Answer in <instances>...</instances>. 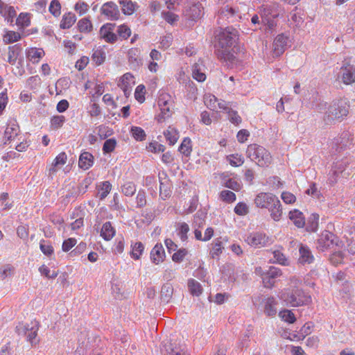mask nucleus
Returning <instances> with one entry per match:
<instances>
[{
	"label": "nucleus",
	"mask_w": 355,
	"mask_h": 355,
	"mask_svg": "<svg viewBox=\"0 0 355 355\" xmlns=\"http://www.w3.org/2000/svg\"><path fill=\"white\" fill-rule=\"evenodd\" d=\"M215 53L218 59L232 61L234 59V47L239 39V33L232 26L220 28L214 33Z\"/></svg>",
	"instance_id": "1"
},
{
	"label": "nucleus",
	"mask_w": 355,
	"mask_h": 355,
	"mask_svg": "<svg viewBox=\"0 0 355 355\" xmlns=\"http://www.w3.org/2000/svg\"><path fill=\"white\" fill-rule=\"evenodd\" d=\"M256 207L268 209L275 221L280 220L283 211L280 200L271 193H260L254 200Z\"/></svg>",
	"instance_id": "2"
},
{
	"label": "nucleus",
	"mask_w": 355,
	"mask_h": 355,
	"mask_svg": "<svg viewBox=\"0 0 355 355\" xmlns=\"http://www.w3.org/2000/svg\"><path fill=\"white\" fill-rule=\"evenodd\" d=\"M349 103L347 98H340L332 101L324 116L326 124H331L335 120L346 116L349 113Z\"/></svg>",
	"instance_id": "3"
},
{
	"label": "nucleus",
	"mask_w": 355,
	"mask_h": 355,
	"mask_svg": "<svg viewBox=\"0 0 355 355\" xmlns=\"http://www.w3.org/2000/svg\"><path fill=\"white\" fill-rule=\"evenodd\" d=\"M246 154L252 161L255 162L261 167L267 166L271 163L270 153L265 148L256 144L248 146Z\"/></svg>",
	"instance_id": "4"
},
{
	"label": "nucleus",
	"mask_w": 355,
	"mask_h": 355,
	"mask_svg": "<svg viewBox=\"0 0 355 355\" xmlns=\"http://www.w3.org/2000/svg\"><path fill=\"white\" fill-rule=\"evenodd\" d=\"M282 297L284 301L289 303L292 306L307 304L311 301V297L299 288H295L287 293H284Z\"/></svg>",
	"instance_id": "5"
},
{
	"label": "nucleus",
	"mask_w": 355,
	"mask_h": 355,
	"mask_svg": "<svg viewBox=\"0 0 355 355\" xmlns=\"http://www.w3.org/2000/svg\"><path fill=\"white\" fill-rule=\"evenodd\" d=\"M39 325L37 321L32 322L31 327L29 325H18L16 327V331L19 335H25L27 340L31 343L33 346L36 345L39 343V340L36 339Z\"/></svg>",
	"instance_id": "6"
},
{
	"label": "nucleus",
	"mask_w": 355,
	"mask_h": 355,
	"mask_svg": "<svg viewBox=\"0 0 355 355\" xmlns=\"http://www.w3.org/2000/svg\"><path fill=\"white\" fill-rule=\"evenodd\" d=\"M352 144V138L349 132H343L339 137L335 138L332 142L334 152L340 153L350 147Z\"/></svg>",
	"instance_id": "7"
},
{
	"label": "nucleus",
	"mask_w": 355,
	"mask_h": 355,
	"mask_svg": "<svg viewBox=\"0 0 355 355\" xmlns=\"http://www.w3.org/2000/svg\"><path fill=\"white\" fill-rule=\"evenodd\" d=\"M338 242V237L329 231L323 232L318 240V248L324 251L330 249L334 245H337Z\"/></svg>",
	"instance_id": "8"
},
{
	"label": "nucleus",
	"mask_w": 355,
	"mask_h": 355,
	"mask_svg": "<svg viewBox=\"0 0 355 355\" xmlns=\"http://www.w3.org/2000/svg\"><path fill=\"white\" fill-rule=\"evenodd\" d=\"M116 31V24L107 23L104 24L100 29L99 34L102 39L105 42L114 44L118 40L117 35L114 33Z\"/></svg>",
	"instance_id": "9"
},
{
	"label": "nucleus",
	"mask_w": 355,
	"mask_h": 355,
	"mask_svg": "<svg viewBox=\"0 0 355 355\" xmlns=\"http://www.w3.org/2000/svg\"><path fill=\"white\" fill-rule=\"evenodd\" d=\"M282 275V270L275 266H270L267 272L262 275V281L265 287L272 288L275 284V279Z\"/></svg>",
	"instance_id": "10"
},
{
	"label": "nucleus",
	"mask_w": 355,
	"mask_h": 355,
	"mask_svg": "<svg viewBox=\"0 0 355 355\" xmlns=\"http://www.w3.org/2000/svg\"><path fill=\"white\" fill-rule=\"evenodd\" d=\"M288 37L284 34L282 33L278 35L274 40L272 44L273 56L279 57L282 55L288 46Z\"/></svg>",
	"instance_id": "11"
},
{
	"label": "nucleus",
	"mask_w": 355,
	"mask_h": 355,
	"mask_svg": "<svg viewBox=\"0 0 355 355\" xmlns=\"http://www.w3.org/2000/svg\"><path fill=\"white\" fill-rule=\"evenodd\" d=\"M245 241L251 246L261 248L266 245L269 243L270 239L266 234L257 232L248 235Z\"/></svg>",
	"instance_id": "12"
},
{
	"label": "nucleus",
	"mask_w": 355,
	"mask_h": 355,
	"mask_svg": "<svg viewBox=\"0 0 355 355\" xmlns=\"http://www.w3.org/2000/svg\"><path fill=\"white\" fill-rule=\"evenodd\" d=\"M101 14L111 20H116L120 16L118 6L112 1L104 3L101 8Z\"/></svg>",
	"instance_id": "13"
},
{
	"label": "nucleus",
	"mask_w": 355,
	"mask_h": 355,
	"mask_svg": "<svg viewBox=\"0 0 355 355\" xmlns=\"http://www.w3.org/2000/svg\"><path fill=\"white\" fill-rule=\"evenodd\" d=\"M203 15V7L199 2L194 3L185 11V15L191 21H196Z\"/></svg>",
	"instance_id": "14"
},
{
	"label": "nucleus",
	"mask_w": 355,
	"mask_h": 355,
	"mask_svg": "<svg viewBox=\"0 0 355 355\" xmlns=\"http://www.w3.org/2000/svg\"><path fill=\"white\" fill-rule=\"evenodd\" d=\"M19 132V127L16 121H10L4 132V138L6 141L5 144H7L8 141H12L14 139Z\"/></svg>",
	"instance_id": "15"
},
{
	"label": "nucleus",
	"mask_w": 355,
	"mask_h": 355,
	"mask_svg": "<svg viewBox=\"0 0 355 355\" xmlns=\"http://www.w3.org/2000/svg\"><path fill=\"white\" fill-rule=\"evenodd\" d=\"M340 73H342L343 82L349 85L355 82V68L353 66L342 67Z\"/></svg>",
	"instance_id": "16"
},
{
	"label": "nucleus",
	"mask_w": 355,
	"mask_h": 355,
	"mask_svg": "<svg viewBox=\"0 0 355 355\" xmlns=\"http://www.w3.org/2000/svg\"><path fill=\"white\" fill-rule=\"evenodd\" d=\"M235 12V10L229 6H225L220 8L218 12V24L223 25L227 19L234 17Z\"/></svg>",
	"instance_id": "17"
},
{
	"label": "nucleus",
	"mask_w": 355,
	"mask_h": 355,
	"mask_svg": "<svg viewBox=\"0 0 355 355\" xmlns=\"http://www.w3.org/2000/svg\"><path fill=\"white\" fill-rule=\"evenodd\" d=\"M94 156L92 153L85 151L80 155L78 166L83 170L89 169L94 164Z\"/></svg>",
	"instance_id": "18"
},
{
	"label": "nucleus",
	"mask_w": 355,
	"mask_h": 355,
	"mask_svg": "<svg viewBox=\"0 0 355 355\" xmlns=\"http://www.w3.org/2000/svg\"><path fill=\"white\" fill-rule=\"evenodd\" d=\"M165 255L164 250L162 244H156L152 249L150 252L151 261L157 264L161 261H163Z\"/></svg>",
	"instance_id": "19"
},
{
	"label": "nucleus",
	"mask_w": 355,
	"mask_h": 355,
	"mask_svg": "<svg viewBox=\"0 0 355 355\" xmlns=\"http://www.w3.org/2000/svg\"><path fill=\"white\" fill-rule=\"evenodd\" d=\"M289 219L293 221L294 225L299 227H303L305 225V220L302 212L298 209H294L289 212Z\"/></svg>",
	"instance_id": "20"
},
{
	"label": "nucleus",
	"mask_w": 355,
	"mask_h": 355,
	"mask_svg": "<svg viewBox=\"0 0 355 355\" xmlns=\"http://www.w3.org/2000/svg\"><path fill=\"white\" fill-rule=\"evenodd\" d=\"M22 49L19 44H15L8 47V62L10 64H15L18 56L21 53Z\"/></svg>",
	"instance_id": "21"
},
{
	"label": "nucleus",
	"mask_w": 355,
	"mask_h": 355,
	"mask_svg": "<svg viewBox=\"0 0 355 355\" xmlns=\"http://www.w3.org/2000/svg\"><path fill=\"white\" fill-rule=\"evenodd\" d=\"M173 293V287L169 283L164 284L161 288L160 298L162 302L168 303L172 298Z\"/></svg>",
	"instance_id": "22"
},
{
	"label": "nucleus",
	"mask_w": 355,
	"mask_h": 355,
	"mask_svg": "<svg viewBox=\"0 0 355 355\" xmlns=\"http://www.w3.org/2000/svg\"><path fill=\"white\" fill-rule=\"evenodd\" d=\"M300 261L302 263H311L314 257L308 247L301 245L300 250Z\"/></svg>",
	"instance_id": "23"
},
{
	"label": "nucleus",
	"mask_w": 355,
	"mask_h": 355,
	"mask_svg": "<svg viewBox=\"0 0 355 355\" xmlns=\"http://www.w3.org/2000/svg\"><path fill=\"white\" fill-rule=\"evenodd\" d=\"M281 8L278 3H273L267 5L263 9L264 17H272V19L277 17L281 12Z\"/></svg>",
	"instance_id": "24"
},
{
	"label": "nucleus",
	"mask_w": 355,
	"mask_h": 355,
	"mask_svg": "<svg viewBox=\"0 0 355 355\" xmlns=\"http://www.w3.org/2000/svg\"><path fill=\"white\" fill-rule=\"evenodd\" d=\"M277 302L273 297H269L266 300L264 313L266 315L272 317L277 313Z\"/></svg>",
	"instance_id": "25"
},
{
	"label": "nucleus",
	"mask_w": 355,
	"mask_h": 355,
	"mask_svg": "<svg viewBox=\"0 0 355 355\" xmlns=\"http://www.w3.org/2000/svg\"><path fill=\"white\" fill-rule=\"evenodd\" d=\"M207 212L203 210H198L193 216V227L194 228H202L205 223Z\"/></svg>",
	"instance_id": "26"
},
{
	"label": "nucleus",
	"mask_w": 355,
	"mask_h": 355,
	"mask_svg": "<svg viewBox=\"0 0 355 355\" xmlns=\"http://www.w3.org/2000/svg\"><path fill=\"white\" fill-rule=\"evenodd\" d=\"M115 234V230L114 227L112 226L110 222H106L103 224L101 235L105 241H110L113 238Z\"/></svg>",
	"instance_id": "27"
},
{
	"label": "nucleus",
	"mask_w": 355,
	"mask_h": 355,
	"mask_svg": "<svg viewBox=\"0 0 355 355\" xmlns=\"http://www.w3.org/2000/svg\"><path fill=\"white\" fill-rule=\"evenodd\" d=\"M164 135L170 146L174 145L179 138L178 132L171 126H169L168 129L164 132Z\"/></svg>",
	"instance_id": "28"
},
{
	"label": "nucleus",
	"mask_w": 355,
	"mask_h": 355,
	"mask_svg": "<svg viewBox=\"0 0 355 355\" xmlns=\"http://www.w3.org/2000/svg\"><path fill=\"white\" fill-rule=\"evenodd\" d=\"M111 189L112 184L108 181L102 182L100 185L97 186L98 191L97 196L99 197L100 200H104L110 193Z\"/></svg>",
	"instance_id": "29"
},
{
	"label": "nucleus",
	"mask_w": 355,
	"mask_h": 355,
	"mask_svg": "<svg viewBox=\"0 0 355 355\" xmlns=\"http://www.w3.org/2000/svg\"><path fill=\"white\" fill-rule=\"evenodd\" d=\"M165 350L171 355H188L181 346L174 345L171 343L164 345Z\"/></svg>",
	"instance_id": "30"
},
{
	"label": "nucleus",
	"mask_w": 355,
	"mask_h": 355,
	"mask_svg": "<svg viewBox=\"0 0 355 355\" xmlns=\"http://www.w3.org/2000/svg\"><path fill=\"white\" fill-rule=\"evenodd\" d=\"M76 20V15L71 12H69L63 15L60 26L62 29L69 28L73 26Z\"/></svg>",
	"instance_id": "31"
},
{
	"label": "nucleus",
	"mask_w": 355,
	"mask_h": 355,
	"mask_svg": "<svg viewBox=\"0 0 355 355\" xmlns=\"http://www.w3.org/2000/svg\"><path fill=\"white\" fill-rule=\"evenodd\" d=\"M319 218V214L315 213L309 216L306 227L307 231L315 232L318 230Z\"/></svg>",
	"instance_id": "32"
},
{
	"label": "nucleus",
	"mask_w": 355,
	"mask_h": 355,
	"mask_svg": "<svg viewBox=\"0 0 355 355\" xmlns=\"http://www.w3.org/2000/svg\"><path fill=\"white\" fill-rule=\"evenodd\" d=\"M26 55L30 60L35 62L44 55V51L41 49L31 48L27 51Z\"/></svg>",
	"instance_id": "33"
},
{
	"label": "nucleus",
	"mask_w": 355,
	"mask_h": 355,
	"mask_svg": "<svg viewBox=\"0 0 355 355\" xmlns=\"http://www.w3.org/2000/svg\"><path fill=\"white\" fill-rule=\"evenodd\" d=\"M132 251H131V257L132 258L137 260L140 259L141 255L142 254L144 250V245L140 241L136 242L135 244L131 245Z\"/></svg>",
	"instance_id": "34"
},
{
	"label": "nucleus",
	"mask_w": 355,
	"mask_h": 355,
	"mask_svg": "<svg viewBox=\"0 0 355 355\" xmlns=\"http://www.w3.org/2000/svg\"><path fill=\"white\" fill-rule=\"evenodd\" d=\"M188 287L193 295L199 296L202 291L200 284L195 279H189L188 282Z\"/></svg>",
	"instance_id": "35"
},
{
	"label": "nucleus",
	"mask_w": 355,
	"mask_h": 355,
	"mask_svg": "<svg viewBox=\"0 0 355 355\" xmlns=\"http://www.w3.org/2000/svg\"><path fill=\"white\" fill-rule=\"evenodd\" d=\"M171 194V184L168 181L166 182H160L159 185V196L163 199L165 200L167 198H169Z\"/></svg>",
	"instance_id": "36"
},
{
	"label": "nucleus",
	"mask_w": 355,
	"mask_h": 355,
	"mask_svg": "<svg viewBox=\"0 0 355 355\" xmlns=\"http://www.w3.org/2000/svg\"><path fill=\"white\" fill-rule=\"evenodd\" d=\"M116 32L117 33V36L123 40L128 39L131 35L130 28L125 24L116 26Z\"/></svg>",
	"instance_id": "37"
},
{
	"label": "nucleus",
	"mask_w": 355,
	"mask_h": 355,
	"mask_svg": "<svg viewBox=\"0 0 355 355\" xmlns=\"http://www.w3.org/2000/svg\"><path fill=\"white\" fill-rule=\"evenodd\" d=\"M173 105H168L167 107H164L162 109H160V114L157 116V121L158 122H162L166 119L169 118L171 116V115L173 114Z\"/></svg>",
	"instance_id": "38"
},
{
	"label": "nucleus",
	"mask_w": 355,
	"mask_h": 355,
	"mask_svg": "<svg viewBox=\"0 0 355 355\" xmlns=\"http://www.w3.org/2000/svg\"><path fill=\"white\" fill-rule=\"evenodd\" d=\"M120 4L125 15H131L135 11V4L130 0L120 1Z\"/></svg>",
	"instance_id": "39"
},
{
	"label": "nucleus",
	"mask_w": 355,
	"mask_h": 355,
	"mask_svg": "<svg viewBox=\"0 0 355 355\" xmlns=\"http://www.w3.org/2000/svg\"><path fill=\"white\" fill-rule=\"evenodd\" d=\"M179 151L185 156H189L191 152V139L186 137L179 147Z\"/></svg>",
	"instance_id": "40"
},
{
	"label": "nucleus",
	"mask_w": 355,
	"mask_h": 355,
	"mask_svg": "<svg viewBox=\"0 0 355 355\" xmlns=\"http://www.w3.org/2000/svg\"><path fill=\"white\" fill-rule=\"evenodd\" d=\"M157 103L160 109L168 105H173V101L171 99V96L168 94H160Z\"/></svg>",
	"instance_id": "41"
},
{
	"label": "nucleus",
	"mask_w": 355,
	"mask_h": 355,
	"mask_svg": "<svg viewBox=\"0 0 355 355\" xmlns=\"http://www.w3.org/2000/svg\"><path fill=\"white\" fill-rule=\"evenodd\" d=\"M16 24L21 28H25L30 25L31 19L28 13H20L16 19Z\"/></svg>",
	"instance_id": "42"
},
{
	"label": "nucleus",
	"mask_w": 355,
	"mask_h": 355,
	"mask_svg": "<svg viewBox=\"0 0 355 355\" xmlns=\"http://www.w3.org/2000/svg\"><path fill=\"white\" fill-rule=\"evenodd\" d=\"M136 190V186L132 182H126L121 187V192L126 196H132Z\"/></svg>",
	"instance_id": "43"
},
{
	"label": "nucleus",
	"mask_w": 355,
	"mask_h": 355,
	"mask_svg": "<svg viewBox=\"0 0 355 355\" xmlns=\"http://www.w3.org/2000/svg\"><path fill=\"white\" fill-rule=\"evenodd\" d=\"M130 132L132 137L137 141H144L146 139V133L140 127L132 126Z\"/></svg>",
	"instance_id": "44"
},
{
	"label": "nucleus",
	"mask_w": 355,
	"mask_h": 355,
	"mask_svg": "<svg viewBox=\"0 0 355 355\" xmlns=\"http://www.w3.org/2000/svg\"><path fill=\"white\" fill-rule=\"evenodd\" d=\"M116 141L114 138L105 140L103 146V152L104 154L110 153L115 149Z\"/></svg>",
	"instance_id": "45"
},
{
	"label": "nucleus",
	"mask_w": 355,
	"mask_h": 355,
	"mask_svg": "<svg viewBox=\"0 0 355 355\" xmlns=\"http://www.w3.org/2000/svg\"><path fill=\"white\" fill-rule=\"evenodd\" d=\"M21 39V35L15 31H8L3 36V42L6 44L13 43Z\"/></svg>",
	"instance_id": "46"
},
{
	"label": "nucleus",
	"mask_w": 355,
	"mask_h": 355,
	"mask_svg": "<svg viewBox=\"0 0 355 355\" xmlns=\"http://www.w3.org/2000/svg\"><path fill=\"white\" fill-rule=\"evenodd\" d=\"M15 268L10 264H6L0 268V277L4 279L13 275Z\"/></svg>",
	"instance_id": "47"
},
{
	"label": "nucleus",
	"mask_w": 355,
	"mask_h": 355,
	"mask_svg": "<svg viewBox=\"0 0 355 355\" xmlns=\"http://www.w3.org/2000/svg\"><path fill=\"white\" fill-rule=\"evenodd\" d=\"M106 54L102 49H96L94 51L92 55V60L98 65L101 64L105 59Z\"/></svg>",
	"instance_id": "48"
},
{
	"label": "nucleus",
	"mask_w": 355,
	"mask_h": 355,
	"mask_svg": "<svg viewBox=\"0 0 355 355\" xmlns=\"http://www.w3.org/2000/svg\"><path fill=\"white\" fill-rule=\"evenodd\" d=\"M78 27L80 32L87 33L92 31V24L88 19L83 18L78 22Z\"/></svg>",
	"instance_id": "49"
},
{
	"label": "nucleus",
	"mask_w": 355,
	"mask_h": 355,
	"mask_svg": "<svg viewBox=\"0 0 355 355\" xmlns=\"http://www.w3.org/2000/svg\"><path fill=\"white\" fill-rule=\"evenodd\" d=\"M279 315L280 318H282V320L291 324L295 322V321L296 320L295 315L290 310L286 309L282 311L279 312Z\"/></svg>",
	"instance_id": "50"
},
{
	"label": "nucleus",
	"mask_w": 355,
	"mask_h": 355,
	"mask_svg": "<svg viewBox=\"0 0 355 355\" xmlns=\"http://www.w3.org/2000/svg\"><path fill=\"white\" fill-rule=\"evenodd\" d=\"M273 258L275 259L273 262L278 263L283 266L288 265V259L279 250H275L273 252Z\"/></svg>",
	"instance_id": "51"
},
{
	"label": "nucleus",
	"mask_w": 355,
	"mask_h": 355,
	"mask_svg": "<svg viewBox=\"0 0 355 355\" xmlns=\"http://www.w3.org/2000/svg\"><path fill=\"white\" fill-rule=\"evenodd\" d=\"M61 5L58 0H53L49 6V12L55 17H58L60 15Z\"/></svg>",
	"instance_id": "52"
},
{
	"label": "nucleus",
	"mask_w": 355,
	"mask_h": 355,
	"mask_svg": "<svg viewBox=\"0 0 355 355\" xmlns=\"http://www.w3.org/2000/svg\"><path fill=\"white\" fill-rule=\"evenodd\" d=\"M193 77L198 82H203L206 79V75L200 71V67L198 64L193 66Z\"/></svg>",
	"instance_id": "53"
},
{
	"label": "nucleus",
	"mask_w": 355,
	"mask_h": 355,
	"mask_svg": "<svg viewBox=\"0 0 355 355\" xmlns=\"http://www.w3.org/2000/svg\"><path fill=\"white\" fill-rule=\"evenodd\" d=\"M227 158L230 161V164L232 166H239L244 163V158L241 155H239L238 154L230 155L228 156Z\"/></svg>",
	"instance_id": "54"
},
{
	"label": "nucleus",
	"mask_w": 355,
	"mask_h": 355,
	"mask_svg": "<svg viewBox=\"0 0 355 355\" xmlns=\"http://www.w3.org/2000/svg\"><path fill=\"white\" fill-rule=\"evenodd\" d=\"M65 121V117L62 115L54 116L51 120V125L53 129L61 128Z\"/></svg>",
	"instance_id": "55"
},
{
	"label": "nucleus",
	"mask_w": 355,
	"mask_h": 355,
	"mask_svg": "<svg viewBox=\"0 0 355 355\" xmlns=\"http://www.w3.org/2000/svg\"><path fill=\"white\" fill-rule=\"evenodd\" d=\"M40 248L41 251L46 256H50L53 253V248L49 243V242L42 240L40 243Z\"/></svg>",
	"instance_id": "56"
},
{
	"label": "nucleus",
	"mask_w": 355,
	"mask_h": 355,
	"mask_svg": "<svg viewBox=\"0 0 355 355\" xmlns=\"http://www.w3.org/2000/svg\"><path fill=\"white\" fill-rule=\"evenodd\" d=\"M227 114L228 115V119L231 123L235 125H239L241 123V117L238 114L236 111H234L231 108Z\"/></svg>",
	"instance_id": "57"
},
{
	"label": "nucleus",
	"mask_w": 355,
	"mask_h": 355,
	"mask_svg": "<svg viewBox=\"0 0 355 355\" xmlns=\"http://www.w3.org/2000/svg\"><path fill=\"white\" fill-rule=\"evenodd\" d=\"M220 198L223 201L232 202L236 200V195L234 192L229 190H224L220 192Z\"/></svg>",
	"instance_id": "58"
},
{
	"label": "nucleus",
	"mask_w": 355,
	"mask_h": 355,
	"mask_svg": "<svg viewBox=\"0 0 355 355\" xmlns=\"http://www.w3.org/2000/svg\"><path fill=\"white\" fill-rule=\"evenodd\" d=\"M221 244V242L219 241H217L212 244L213 247L210 251V254L213 259L216 258V257H218L219 254L222 253L223 248L222 247Z\"/></svg>",
	"instance_id": "59"
},
{
	"label": "nucleus",
	"mask_w": 355,
	"mask_h": 355,
	"mask_svg": "<svg viewBox=\"0 0 355 355\" xmlns=\"http://www.w3.org/2000/svg\"><path fill=\"white\" fill-rule=\"evenodd\" d=\"M178 235L180 236L182 241H184L187 239V233L189 231V227L186 223H180L178 229Z\"/></svg>",
	"instance_id": "60"
},
{
	"label": "nucleus",
	"mask_w": 355,
	"mask_h": 355,
	"mask_svg": "<svg viewBox=\"0 0 355 355\" xmlns=\"http://www.w3.org/2000/svg\"><path fill=\"white\" fill-rule=\"evenodd\" d=\"M146 92V88L144 85H139L137 87L135 92V98L140 103L144 102L145 100L144 94Z\"/></svg>",
	"instance_id": "61"
},
{
	"label": "nucleus",
	"mask_w": 355,
	"mask_h": 355,
	"mask_svg": "<svg viewBox=\"0 0 355 355\" xmlns=\"http://www.w3.org/2000/svg\"><path fill=\"white\" fill-rule=\"evenodd\" d=\"M113 132L111 129L104 125L98 127V135L101 139H105L107 137L111 136Z\"/></svg>",
	"instance_id": "62"
},
{
	"label": "nucleus",
	"mask_w": 355,
	"mask_h": 355,
	"mask_svg": "<svg viewBox=\"0 0 355 355\" xmlns=\"http://www.w3.org/2000/svg\"><path fill=\"white\" fill-rule=\"evenodd\" d=\"M187 254V250L185 248H180L173 254L172 259L176 263H180L183 261Z\"/></svg>",
	"instance_id": "63"
},
{
	"label": "nucleus",
	"mask_w": 355,
	"mask_h": 355,
	"mask_svg": "<svg viewBox=\"0 0 355 355\" xmlns=\"http://www.w3.org/2000/svg\"><path fill=\"white\" fill-rule=\"evenodd\" d=\"M234 212L237 215L245 216L249 212L248 207L244 202H239L234 207Z\"/></svg>",
	"instance_id": "64"
}]
</instances>
